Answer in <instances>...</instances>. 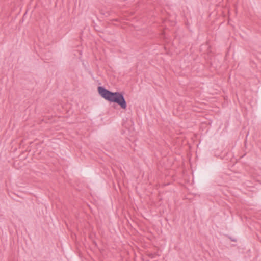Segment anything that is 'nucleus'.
<instances>
[{
    "label": "nucleus",
    "mask_w": 261,
    "mask_h": 261,
    "mask_svg": "<svg viewBox=\"0 0 261 261\" xmlns=\"http://www.w3.org/2000/svg\"><path fill=\"white\" fill-rule=\"evenodd\" d=\"M97 90L100 95L105 100L117 103L123 109L126 108L127 103L122 93L113 92L102 86L98 87Z\"/></svg>",
    "instance_id": "f257e3e1"
},
{
    "label": "nucleus",
    "mask_w": 261,
    "mask_h": 261,
    "mask_svg": "<svg viewBox=\"0 0 261 261\" xmlns=\"http://www.w3.org/2000/svg\"><path fill=\"white\" fill-rule=\"evenodd\" d=\"M220 158L224 160V162H226L228 160V158L227 156V152H225L223 154H221L219 155Z\"/></svg>",
    "instance_id": "f03ea898"
}]
</instances>
